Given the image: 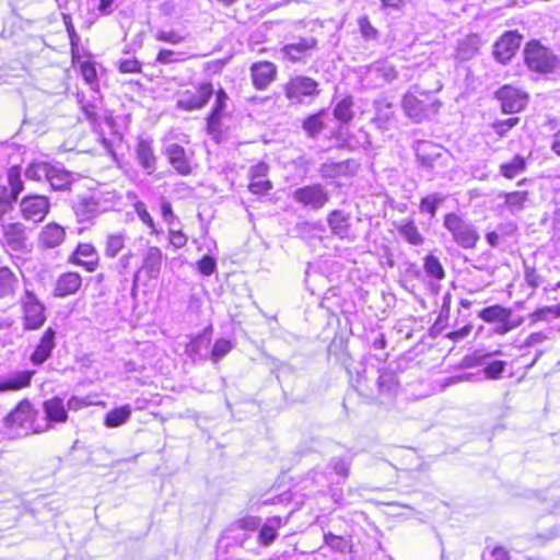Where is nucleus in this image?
<instances>
[{"label": "nucleus", "mask_w": 560, "mask_h": 560, "mask_svg": "<svg viewBox=\"0 0 560 560\" xmlns=\"http://www.w3.org/2000/svg\"><path fill=\"white\" fill-rule=\"evenodd\" d=\"M352 385L361 396L381 402L393 400L399 388V382L394 371L381 369L374 364H360Z\"/></svg>", "instance_id": "f257e3e1"}, {"label": "nucleus", "mask_w": 560, "mask_h": 560, "mask_svg": "<svg viewBox=\"0 0 560 560\" xmlns=\"http://www.w3.org/2000/svg\"><path fill=\"white\" fill-rule=\"evenodd\" d=\"M419 166L431 177L443 176L452 161L451 152L444 147L427 140H418L413 144Z\"/></svg>", "instance_id": "f03ea898"}, {"label": "nucleus", "mask_w": 560, "mask_h": 560, "mask_svg": "<svg viewBox=\"0 0 560 560\" xmlns=\"http://www.w3.org/2000/svg\"><path fill=\"white\" fill-rule=\"evenodd\" d=\"M524 61L530 71L539 74H560V58L538 40L525 45Z\"/></svg>", "instance_id": "7ed1b4c3"}, {"label": "nucleus", "mask_w": 560, "mask_h": 560, "mask_svg": "<svg viewBox=\"0 0 560 560\" xmlns=\"http://www.w3.org/2000/svg\"><path fill=\"white\" fill-rule=\"evenodd\" d=\"M443 226L451 234L452 240L464 249L475 248L480 238L477 226L456 212L444 215Z\"/></svg>", "instance_id": "20e7f679"}, {"label": "nucleus", "mask_w": 560, "mask_h": 560, "mask_svg": "<svg viewBox=\"0 0 560 560\" xmlns=\"http://www.w3.org/2000/svg\"><path fill=\"white\" fill-rule=\"evenodd\" d=\"M439 105L434 95L420 91L417 86L409 90L402 98V109L415 122H421L436 114Z\"/></svg>", "instance_id": "39448f33"}, {"label": "nucleus", "mask_w": 560, "mask_h": 560, "mask_svg": "<svg viewBox=\"0 0 560 560\" xmlns=\"http://www.w3.org/2000/svg\"><path fill=\"white\" fill-rule=\"evenodd\" d=\"M34 411L28 400H22L19 405L3 418V424L7 433L11 438L26 436L32 432H42V429L33 428Z\"/></svg>", "instance_id": "423d86ee"}, {"label": "nucleus", "mask_w": 560, "mask_h": 560, "mask_svg": "<svg viewBox=\"0 0 560 560\" xmlns=\"http://www.w3.org/2000/svg\"><path fill=\"white\" fill-rule=\"evenodd\" d=\"M283 92L290 102L304 104L317 97L320 91L318 82L314 79L305 75H295L283 85Z\"/></svg>", "instance_id": "0eeeda50"}, {"label": "nucleus", "mask_w": 560, "mask_h": 560, "mask_svg": "<svg viewBox=\"0 0 560 560\" xmlns=\"http://www.w3.org/2000/svg\"><path fill=\"white\" fill-rule=\"evenodd\" d=\"M21 305L23 310L24 328L27 330L40 328L46 320L45 306L33 291L25 290L21 298Z\"/></svg>", "instance_id": "6e6552de"}, {"label": "nucleus", "mask_w": 560, "mask_h": 560, "mask_svg": "<svg viewBox=\"0 0 560 560\" xmlns=\"http://www.w3.org/2000/svg\"><path fill=\"white\" fill-rule=\"evenodd\" d=\"M109 205L103 199L101 191H92L82 196L73 205V211L80 222H88L100 213L107 211Z\"/></svg>", "instance_id": "1a4fd4ad"}, {"label": "nucleus", "mask_w": 560, "mask_h": 560, "mask_svg": "<svg viewBox=\"0 0 560 560\" xmlns=\"http://www.w3.org/2000/svg\"><path fill=\"white\" fill-rule=\"evenodd\" d=\"M293 200L304 208L317 211L328 201L329 195L320 184L306 185L293 191Z\"/></svg>", "instance_id": "9d476101"}, {"label": "nucleus", "mask_w": 560, "mask_h": 560, "mask_svg": "<svg viewBox=\"0 0 560 560\" xmlns=\"http://www.w3.org/2000/svg\"><path fill=\"white\" fill-rule=\"evenodd\" d=\"M50 209L49 199L43 195L31 194L20 201V212L22 217L32 222H42Z\"/></svg>", "instance_id": "9b49d317"}, {"label": "nucleus", "mask_w": 560, "mask_h": 560, "mask_svg": "<svg viewBox=\"0 0 560 560\" xmlns=\"http://www.w3.org/2000/svg\"><path fill=\"white\" fill-rule=\"evenodd\" d=\"M315 49H317V39L315 37H299L294 42L284 45L280 49V54L283 59L293 63L305 62Z\"/></svg>", "instance_id": "f8f14e48"}, {"label": "nucleus", "mask_w": 560, "mask_h": 560, "mask_svg": "<svg viewBox=\"0 0 560 560\" xmlns=\"http://www.w3.org/2000/svg\"><path fill=\"white\" fill-rule=\"evenodd\" d=\"M210 82L199 84L195 91H186L177 101V107L184 110H196L205 107L213 95Z\"/></svg>", "instance_id": "ddd939ff"}, {"label": "nucleus", "mask_w": 560, "mask_h": 560, "mask_svg": "<svg viewBox=\"0 0 560 560\" xmlns=\"http://www.w3.org/2000/svg\"><path fill=\"white\" fill-rule=\"evenodd\" d=\"M522 36L516 31L505 32L493 45V57L501 63H508L521 46Z\"/></svg>", "instance_id": "4468645a"}, {"label": "nucleus", "mask_w": 560, "mask_h": 560, "mask_svg": "<svg viewBox=\"0 0 560 560\" xmlns=\"http://www.w3.org/2000/svg\"><path fill=\"white\" fill-rule=\"evenodd\" d=\"M497 98L501 102L502 110L506 114L521 112L527 102V96L520 90L504 85L495 92Z\"/></svg>", "instance_id": "2eb2a0df"}, {"label": "nucleus", "mask_w": 560, "mask_h": 560, "mask_svg": "<svg viewBox=\"0 0 560 560\" xmlns=\"http://www.w3.org/2000/svg\"><path fill=\"white\" fill-rule=\"evenodd\" d=\"M163 262L162 250L156 246L148 248L143 256L142 266L133 275V287L137 285L140 275L143 272L149 279H158Z\"/></svg>", "instance_id": "dca6fc26"}, {"label": "nucleus", "mask_w": 560, "mask_h": 560, "mask_svg": "<svg viewBox=\"0 0 560 560\" xmlns=\"http://www.w3.org/2000/svg\"><path fill=\"white\" fill-rule=\"evenodd\" d=\"M135 151L138 164L143 172L152 175L158 168V156L154 153L152 140L139 138Z\"/></svg>", "instance_id": "f3484780"}, {"label": "nucleus", "mask_w": 560, "mask_h": 560, "mask_svg": "<svg viewBox=\"0 0 560 560\" xmlns=\"http://www.w3.org/2000/svg\"><path fill=\"white\" fill-rule=\"evenodd\" d=\"M250 75L257 90H266L277 75V67L269 61L255 62L250 67Z\"/></svg>", "instance_id": "a211bd4d"}, {"label": "nucleus", "mask_w": 560, "mask_h": 560, "mask_svg": "<svg viewBox=\"0 0 560 560\" xmlns=\"http://www.w3.org/2000/svg\"><path fill=\"white\" fill-rule=\"evenodd\" d=\"M165 155L172 167L182 176L191 173V165L187 158L186 150L178 143H171L165 147Z\"/></svg>", "instance_id": "6ab92c4d"}, {"label": "nucleus", "mask_w": 560, "mask_h": 560, "mask_svg": "<svg viewBox=\"0 0 560 560\" xmlns=\"http://www.w3.org/2000/svg\"><path fill=\"white\" fill-rule=\"evenodd\" d=\"M33 371H15L7 375H0V393L16 392L31 385Z\"/></svg>", "instance_id": "aec40b11"}, {"label": "nucleus", "mask_w": 560, "mask_h": 560, "mask_svg": "<svg viewBox=\"0 0 560 560\" xmlns=\"http://www.w3.org/2000/svg\"><path fill=\"white\" fill-rule=\"evenodd\" d=\"M70 261L83 267L86 271H94L98 264V255L94 246L88 243L79 244Z\"/></svg>", "instance_id": "412c9836"}, {"label": "nucleus", "mask_w": 560, "mask_h": 560, "mask_svg": "<svg viewBox=\"0 0 560 560\" xmlns=\"http://www.w3.org/2000/svg\"><path fill=\"white\" fill-rule=\"evenodd\" d=\"M55 338L56 331L51 327H48L31 355V362L34 365L43 364L51 355L55 348Z\"/></svg>", "instance_id": "4be33fe9"}, {"label": "nucleus", "mask_w": 560, "mask_h": 560, "mask_svg": "<svg viewBox=\"0 0 560 560\" xmlns=\"http://www.w3.org/2000/svg\"><path fill=\"white\" fill-rule=\"evenodd\" d=\"M357 163L353 160L341 162H326L320 165L319 174L323 178H336L353 175L357 171Z\"/></svg>", "instance_id": "5701e85b"}, {"label": "nucleus", "mask_w": 560, "mask_h": 560, "mask_svg": "<svg viewBox=\"0 0 560 560\" xmlns=\"http://www.w3.org/2000/svg\"><path fill=\"white\" fill-rule=\"evenodd\" d=\"M82 283L81 276L78 272H65L58 277L54 289L56 298H66L77 293Z\"/></svg>", "instance_id": "b1692460"}, {"label": "nucleus", "mask_w": 560, "mask_h": 560, "mask_svg": "<svg viewBox=\"0 0 560 560\" xmlns=\"http://www.w3.org/2000/svg\"><path fill=\"white\" fill-rule=\"evenodd\" d=\"M3 241L12 250L24 248L26 241L25 226L19 222L3 225Z\"/></svg>", "instance_id": "393cba45"}, {"label": "nucleus", "mask_w": 560, "mask_h": 560, "mask_svg": "<svg viewBox=\"0 0 560 560\" xmlns=\"http://www.w3.org/2000/svg\"><path fill=\"white\" fill-rule=\"evenodd\" d=\"M77 174L65 170L60 165L51 164L47 183H49L54 190H67L70 188L72 183L77 180Z\"/></svg>", "instance_id": "a878e982"}, {"label": "nucleus", "mask_w": 560, "mask_h": 560, "mask_svg": "<svg viewBox=\"0 0 560 560\" xmlns=\"http://www.w3.org/2000/svg\"><path fill=\"white\" fill-rule=\"evenodd\" d=\"M288 523V517L283 520L280 516H271L260 526L258 532V542L261 546H270L278 537L279 528Z\"/></svg>", "instance_id": "bb28decb"}, {"label": "nucleus", "mask_w": 560, "mask_h": 560, "mask_svg": "<svg viewBox=\"0 0 560 560\" xmlns=\"http://www.w3.org/2000/svg\"><path fill=\"white\" fill-rule=\"evenodd\" d=\"M43 410L48 422L62 423L68 419V412L60 397H52L43 402Z\"/></svg>", "instance_id": "cd10ccee"}, {"label": "nucleus", "mask_w": 560, "mask_h": 560, "mask_svg": "<svg viewBox=\"0 0 560 560\" xmlns=\"http://www.w3.org/2000/svg\"><path fill=\"white\" fill-rule=\"evenodd\" d=\"M327 223L334 235L345 238L349 234L350 214L343 210H334L328 214Z\"/></svg>", "instance_id": "c85d7f7f"}, {"label": "nucleus", "mask_w": 560, "mask_h": 560, "mask_svg": "<svg viewBox=\"0 0 560 560\" xmlns=\"http://www.w3.org/2000/svg\"><path fill=\"white\" fill-rule=\"evenodd\" d=\"M66 232L63 228L57 223L45 225L39 234V243L46 248H55L65 240Z\"/></svg>", "instance_id": "c756f323"}, {"label": "nucleus", "mask_w": 560, "mask_h": 560, "mask_svg": "<svg viewBox=\"0 0 560 560\" xmlns=\"http://www.w3.org/2000/svg\"><path fill=\"white\" fill-rule=\"evenodd\" d=\"M375 117L374 121L380 128L387 129L389 122L394 119V104L386 97L377 98L374 102Z\"/></svg>", "instance_id": "7c9ffc66"}, {"label": "nucleus", "mask_w": 560, "mask_h": 560, "mask_svg": "<svg viewBox=\"0 0 560 560\" xmlns=\"http://www.w3.org/2000/svg\"><path fill=\"white\" fill-rule=\"evenodd\" d=\"M493 354L492 353H486L483 355H481L479 359H478V363L480 365H485L482 372L486 376V378H489V380H499L501 378L504 370H505V366H506V362L505 361H502V360H493V361H489L488 360L492 357Z\"/></svg>", "instance_id": "2f4dec72"}, {"label": "nucleus", "mask_w": 560, "mask_h": 560, "mask_svg": "<svg viewBox=\"0 0 560 560\" xmlns=\"http://www.w3.org/2000/svg\"><path fill=\"white\" fill-rule=\"evenodd\" d=\"M327 116V112L322 109L315 114L307 116L302 122V129L308 138H316L324 129V118Z\"/></svg>", "instance_id": "473e14b6"}, {"label": "nucleus", "mask_w": 560, "mask_h": 560, "mask_svg": "<svg viewBox=\"0 0 560 560\" xmlns=\"http://www.w3.org/2000/svg\"><path fill=\"white\" fill-rule=\"evenodd\" d=\"M7 180L9 185L8 194L10 201L13 203L18 200L19 195L24 190V182L20 166H12L7 172Z\"/></svg>", "instance_id": "72a5a7b5"}, {"label": "nucleus", "mask_w": 560, "mask_h": 560, "mask_svg": "<svg viewBox=\"0 0 560 560\" xmlns=\"http://www.w3.org/2000/svg\"><path fill=\"white\" fill-rule=\"evenodd\" d=\"M353 106L354 102L350 95L339 100L332 110L335 119L341 124H349L354 117Z\"/></svg>", "instance_id": "f704fd0d"}, {"label": "nucleus", "mask_w": 560, "mask_h": 560, "mask_svg": "<svg viewBox=\"0 0 560 560\" xmlns=\"http://www.w3.org/2000/svg\"><path fill=\"white\" fill-rule=\"evenodd\" d=\"M526 166V159L520 154H516L512 160L500 165V174L505 178L513 179L524 173Z\"/></svg>", "instance_id": "c9c22d12"}, {"label": "nucleus", "mask_w": 560, "mask_h": 560, "mask_svg": "<svg viewBox=\"0 0 560 560\" xmlns=\"http://www.w3.org/2000/svg\"><path fill=\"white\" fill-rule=\"evenodd\" d=\"M130 416L131 407L129 405L117 407L106 413L104 424L107 428H117L126 423Z\"/></svg>", "instance_id": "e433bc0d"}, {"label": "nucleus", "mask_w": 560, "mask_h": 560, "mask_svg": "<svg viewBox=\"0 0 560 560\" xmlns=\"http://www.w3.org/2000/svg\"><path fill=\"white\" fill-rule=\"evenodd\" d=\"M447 196L443 192H432L427 195L420 200L419 210L422 213H428L430 217H435L439 207L446 200Z\"/></svg>", "instance_id": "4c0bfd02"}, {"label": "nucleus", "mask_w": 560, "mask_h": 560, "mask_svg": "<svg viewBox=\"0 0 560 560\" xmlns=\"http://www.w3.org/2000/svg\"><path fill=\"white\" fill-rule=\"evenodd\" d=\"M479 317L487 323H497L512 317V311L501 305H491L480 311Z\"/></svg>", "instance_id": "58836bf2"}, {"label": "nucleus", "mask_w": 560, "mask_h": 560, "mask_svg": "<svg viewBox=\"0 0 560 560\" xmlns=\"http://www.w3.org/2000/svg\"><path fill=\"white\" fill-rule=\"evenodd\" d=\"M398 234L411 245H421L423 243V236L419 232L416 223L412 220H408L397 226Z\"/></svg>", "instance_id": "ea45409f"}, {"label": "nucleus", "mask_w": 560, "mask_h": 560, "mask_svg": "<svg viewBox=\"0 0 560 560\" xmlns=\"http://www.w3.org/2000/svg\"><path fill=\"white\" fill-rule=\"evenodd\" d=\"M529 201L527 191L518 190L505 194L504 203L513 214L521 212Z\"/></svg>", "instance_id": "a19ab883"}, {"label": "nucleus", "mask_w": 560, "mask_h": 560, "mask_svg": "<svg viewBox=\"0 0 560 560\" xmlns=\"http://www.w3.org/2000/svg\"><path fill=\"white\" fill-rule=\"evenodd\" d=\"M50 163L47 162H33L31 163L24 175L27 179L34 182H47L49 177Z\"/></svg>", "instance_id": "79ce46f5"}, {"label": "nucleus", "mask_w": 560, "mask_h": 560, "mask_svg": "<svg viewBox=\"0 0 560 560\" xmlns=\"http://www.w3.org/2000/svg\"><path fill=\"white\" fill-rule=\"evenodd\" d=\"M125 233L119 232L107 235L104 250L105 256L108 258H115L125 247Z\"/></svg>", "instance_id": "37998d69"}, {"label": "nucleus", "mask_w": 560, "mask_h": 560, "mask_svg": "<svg viewBox=\"0 0 560 560\" xmlns=\"http://www.w3.org/2000/svg\"><path fill=\"white\" fill-rule=\"evenodd\" d=\"M18 284V278L8 268H0V298L12 295Z\"/></svg>", "instance_id": "c03bdc74"}, {"label": "nucleus", "mask_w": 560, "mask_h": 560, "mask_svg": "<svg viewBox=\"0 0 560 560\" xmlns=\"http://www.w3.org/2000/svg\"><path fill=\"white\" fill-rule=\"evenodd\" d=\"M423 268L428 277L433 278L435 280H442L445 278V270L440 261V259L430 254L427 255L423 259Z\"/></svg>", "instance_id": "a18cd8bd"}, {"label": "nucleus", "mask_w": 560, "mask_h": 560, "mask_svg": "<svg viewBox=\"0 0 560 560\" xmlns=\"http://www.w3.org/2000/svg\"><path fill=\"white\" fill-rule=\"evenodd\" d=\"M324 541L328 547L338 552L346 553L351 550V539L343 536L326 533Z\"/></svg>", "instance_id": "49530a36"}, {"label": "nucleus", "mask_w": 560, "mask_h": 560, "mask_svg": "<svg viewBox=\"0 0 560 560\" xmlns=\"http://www.w3.org/2000/svg\"><path fill=\"white\" fill-rule=\"evenodd\" d=\"M351 466L350 456H335L329 460L328 467L343 480L349 476Z\"/></svg>", "instance_id": "de8ad7c7"}, {"label": "nucleus", "mask_w": 560, "mask_h": 560, "mask_svg": "<svg viewBox=\"0 0 560 560\" xmlns=\"http://www.w3.org/2000/svg\"><path fill=\"white\" fill-rule=\"evenodd\" d=\"M78 101L86 119L91 120L92 122H96L98 119L96 97L93 96V100H85L84 95L78 94Z\"/></svg>", "instance_id": "09e8293b"}, {"label": "nucleus", "mask_w": 560, "mask_h": 560, "mask_svg": "<svg viewBox=\"0 0 560 560\" xmlns=\"http://www.w3.org/2000/svg\"><path fill=\"white\" fill-rule=\"evenodd\" d=\"M319 230L320 224L312 223L308 221L299 222L294 226V232L296 233V235L304 240L314 238Z\"/></svg>", "instance_id": "8fccbe9b"}, {"label": "nucleus", "mask_w": 560, "mask_h": 560, "mask_svg": "<svg viewBox=\"0 0 560 560\" xmlns=\"http://www.w3.org/2000/svg\"><path fill=\"white\" fill-rule=\"evenodd\" d=\"M228 94L223 89H220L215 94V103L210 113V121L213 124L217 119H221L222 114L226 107Z\"/></svg>", "instance_id": "3c124183"}, {"label": "nucleus", "mask_w": 560, "mask_h": 560, "mask_svg": "<svg viewBox=\"0 0 560 560\" xmlns=\"http://www.w3.org/2000/svg\"><path fill=\"white\" fill-rule=\"evenodd\" d=\"M550 317H560V305L540 307L533 312L530 315L533 322L547 320Z\"/></svg>", "instance_id": "603ef678"}, {"label": "nucleus", "mask_w": 560, "mask_h": 560, "mask_svg": "<svg viewBox=\"0 0 560 560\" xmlns=\"http://www.w3.org/2000/svg\"><path fill=\"white\" fill-rule=\"evenodd\" d=\"M553 202V210L549 218H547V213L545 214V218L542 221L550 220V226L553 231L560 232V189L555 194V197L552 199Z\"/></svg>", "instance_id": "864d4df0"}, {"label": "nucleus", "mask_w": 560, "mask_h": 560, "mask_svg": "<svg viewBox=\"0 0 560 560\" xmlns=\"http://www.w3.org/2000/svg\"><path fill=\"white\" fill-rule=\"evenodd\" d=\"M232 349V345L226 339H219L215 341V343L212 347L211 350V359L213 362H218L221 360L224 355H226Z\"/></svg>", "instance_id": "5fc2aeb1"}, {"label": "nucleus", "mask_w": 560, "mask_h": 560, "mask_svg": "<svg viewBox=\"0 0 560 560\" xmlns=\"http://www.w3.org/2000/svg\"><path fill=\"white\" fill-rule=\"evenodd\" d=\"M135 210L139 217V219L148 226L152 230V232L154 233L155 232V224H154V220L153 218L151 217V214L149 213V211L147 210V206L144 202L142 201H137L135 203Z\"/></svg>", "instance_id": "6e6d98bb"}, {"label": "nucleus", "mask_w": 560, "mask_h": 560, "mask_svg": "<svg viewBox=\"0 0 560 560\" xmlns=\"http://www.w3.org/2000/svg\"><path fill=\"white\" fill-rule=\"evenodd\" d=\"M217 267V261L213 257L205 255L200 260L197 262L198 271L202 276H211Z\"/></svg>", "instance_id": "4d7b16f0"}, {"label": "nucleus", "mask_w": 560, "mask_h": 560, "mask_svg": "<svg viewBox=\"0 0 560 560\" xmlns=\"http://www.w3.org/2000/svg\"><path fill=\"white\" fill-rule=\"evenodd\" d=\"M160 208L161 215L166 224L172 226L175 222L178 221L177 215L174 213L170 201H167L166 199H162Z\"/></svg>", "instance_id": "13d9d810"}, {"label": "nucleus", "mask_w": 560, "mask_h": 560, "mask_svg": "<svg viewBox=\"0 0 560 560\" xmlns=\"http://www.w3.org/2000/svg\"><path fill=\"white\" fill-rule=\"evenodd\" d=\"M155 37L160 42H165L173 45L180 44L185 40L184 36L177 34L174 31H159Z\"/></svg>", "instance_id": "bf43d9fd"}, {"label": "nucleus", "mask_w": 560, "mask_h": 560, "mask_svg": "<svg viewBox=\"0 0 560 560\" xmlns=\"http://www.w3.org/2000/svg\"><path fill=\"white\" fill-rule=\"evenodd\" d=\"M237 524L241 529L254 532L260 527L261 518L249 515L238 520Z\"/></svg>", "instance_id": "052dcab7"}, {"label": "nucleus", "mask_w": 560, "mask_h": 560, "mask_svg": "<svg viewBox=\"0 0 560 560\" xmlns=\"http://www.w3.org/2000/svg\"><path fill=\"white\" fill-rule=\"evenodd\" d=\"M182 52H176L170 49H161L158 54L156 61L159 63L168 65L182 60L179 56Z\"/></svg>", "instance_id": "680f3d73"}, {"label": "nucleus", "mask_w": 560, "mask_h": 560, "mask_svg": "<svg viewBox=\"0 0 560 560\" xmlns=\"http://www.w3.org/2000/svg\"><path fill=\"white\" fill-rule=\"evenodd\" d=\"M495 331L498 334H506L508 331L518 327L522 324V318L509 317L506 320L497 322Z\"/></svg>", "instance_id": "e2e57ef3"}, {"label": "nucleus", "mask_w": 560, "mask_h": 560, "mask_svg": "<svg viewBox=\"0 0 560 560\" xmlns=\"http://www.w3.org/2000/svg\"><path fill=\"white\" fill-rule=\"evenodd\" d=\"M518 122V118H508L493 125L495 132L500 137H504Z\"/></svg>", "instance_id": "0e129e2a"}, {"label": "nucleus", "mask_w": 560, "mask_h": 560, "mask_svg": "<svg viewBox=\"0 0 560 560\" xmlns=\"http://www.w3.org/2000/svg\"><path fill=\"white\" fill-rule=\"evenodd\" d=\"M271 189V183L262 178H253L249 184V190L253 194H264Z\"/></svg>", "instance_id": "69168bd1"}, {"label": "nucleus", "mask_w": 560, "mask_h": 560, "mask_svg": "<svg viewBox=\"0 0 560 560\" xmlns=\"http://www.w3.org/2000/svg\"><path fill=\"white\" fill-rule=\"evenodd\" d=\"M122 73H137L141 71V63L137 59H125L119 63Z\"/></svg>", "instance_id": "338daca9"}, {"label": "nucleus", "mask_w": 560, "mask_h": 560, "mask_svg": "<svg viewBox=\"0 0 560 560\" xmlns=\"http://www.w3.org/2000/svg\"><path fill=\"white\" fill-rule=\"evenodd\" d=\"M525 280L532 288H538L542 284L541 276L536 271L535 268H525Z\"/></svg>", "instance_id": "774afa93"}]
</instances>
